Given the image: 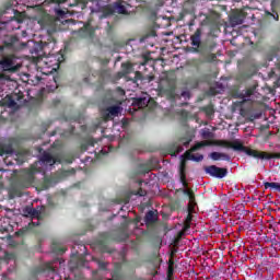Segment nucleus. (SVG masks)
<instances>
[{
    "label": "nucleus",
    "mask_w": 280,
    "mask_h": 280,
    "mask_svg": "<svg viewBox=\"0 0 280 280\" xmlns=\"http://www.w3.org/2000/svg\"><path fill=\"white\" fill-rule=\"evenodd\" d=\"M25 95L21 90H15L12 94H8L4 98H2V106H7L8 108H16V102H21Z\"/></svg>",
    "instance_id": "0eeeda50"
},
{
    "label": "nucleus",
    "mask_w": 280,
    "mask_h": 280,
    "mask_svg": "<svg viewBox=\"0 0 280 280\" xmlns=\"http://www.w3.org/2000/svg\"><path fill=\"white\" fill-rule=\"evenodd\" d=\"M135 196H148V191H145L143 188H139L137 191H132Z\"/></svg>",
    "instance_id": "473e14b6"
},
{
    "label": "nucleus",
    "mask_w": 280,
    "mask_h": 280,
    "mask_svg": "<svg viewBox=\"0 0 280 280\" xmlns=\"http://www.w3.org/2000/svg\"><path fill=\"white\" fill-rule=\"evenodd\" d=\"M194 212H188L187 217H186V224H185V229H189L191 226V221L194 220Z\"/></svg>",
    "instance_id": "c756f323"
},
{
    "label": "nucleus",
    "mask_w": 280,
    "mask_h": 280,
    "mask_svg": "<svg viewBox=\"0 0 280 280\" xmlns=\"http://www.w3.org/2000/svg\"><path fill=\"white\" fill-rule=\"evenodd\" d=\"M103 237H108V233H103Z\"/></svg>",
    "instance_id": "864d4df0"
},
{
    "label": "nucleus",
    "mask_w": 280,
    "mask_h": 280,
    "mask_svg": "<svg viewBox=\"0 0 280 280\" xmlns=\"http://www.w3.org/2000/svg\"><path fill=\"white\" fill-rule=\"evenodd\" d=\"M168 266H172V268H174V259L170 258Z\"/></svg>",
    "instance_id": "a18cd8bd"
},
{
    "label": "nucleus",
    "mask_w": 280,
    "mask_h": 280,
    "mask_svg": "<svg viewBox=\"0 0 280 280\" xmlns=\"http://www.w3.org/2000/svg\"><path fill=\"white\" fill-rule=\"evenodd\" d=\"M67 249L65 248H59V249H54V253H59L60 255H62V253H65Z\"/></svg>",
    "instance_id": "a19ab883"
},
{
    "label": "nucleus",
    "mask_w": 280,
    "mask_h": 280,
    "mask_svg": "<svg viewBox=\"0 0 280 280\" xmlns=\"http://www.w3.org/2000/svg\"><path fill=\"white\" fill-rule=\"evenodd\" d=\"M265 189H276V191L280 192V184L275 182H265L264 183Z\"/></svg>",
    "instance_id": "a878e982"
},
{
    "label": "nucleus",
    "mask_w": 280,
    "mask_h": 280,
    "mask_svg": "<svg viewBox=\"0 0 280 280\" xmlns=\"http://www.w3.org/2000/svg\"><path fill=\"white\" fill-rule=\"evenodd\" d=\"M191 152H196V151H191V149H190L189 151L185 152V155L182 159L180 164H179V176L187 175V161H195L196 163H200V161L205 160V155H202V154L195 155Z\"/></svg>",
    "instance_id": "423d86ee"
},
{
    "label": "nucleus",
    "mask_w": 280,
    "mask_h": 280,
    "mask_svg": "<svg viewBox=\"0 0 280 280\" xmlns=\"http://www.w3.org/2000/svg\"><path fill=\"white\" fill-rule=\"evenodd\" d=\"M98 267H100L101 270H106V262L100 261Z\"/></svg>",
    "instance_id": "ea45409f"
},
{
    "label": "nucleus",
    "mask_w": 280,
    "mask_h": 280,
    "mask_svg": "<svg viewBox=\"0 0 280 280\" xmlns=\"http://www.w3.org/2000/svg\"><path fill=\"white\" fill-rule=\"evenodd\" d=\"M182 143H183V145H189V143H191V139L183 138Z\"/></svg>",
    "instance_id": "4c0bfd02"
},
{
    "label": "nucleus",
    "mask_w": 280,
    "mask_h": 280,
    "mask_svg": "<svg viewBox=\"0 0 280 280\" xmlns=\"http://www.w3.org/2000/svg\"><path fill=\"white\" fill-rule=\"evenodd\" d=\"M129 80L133 84H137V82H139V80H143V73H141V71H136L135 72V78L133 79H129Z\"/></svg>",
    "instance_id": "cd10ccee"
},
{
    "label": "nucleus",
    "mask_w": 280,
    "mask_h": 280,
    "mask_svg": "<svg viewBox=\"0 0 280 280\" xmlns=\"http://www.w3.org/2000/svg\"><path fill=\"white\" fill-rule=\"evenodd\" d=\"M180 97H185L186 100H189L191 97V93H189V91H183L180 94Z\"/></svg>",
    "instance_id": "c9c22d12"
},
{
    "label": "nucleus",
    "mask_w": 280,
    "mask_h": 280,
    "mask_svg": "<svg viewBox=\"0 0 280 280\" xmlns=\"http://www.w3.org/2000/svg\"><path fill=\"white\" fill-rule=\"evenodd\" d=\"M83 82H85V84H90L89 78H84Z\"/></svg>",
    "instance_id": "de8ad7c7"
},
{
    "label": "nucleus",
    "mask_w": 280,
    "mask_h": 280,
    "mask_svg": "<svg viewBox=\"0 0 280 280\" xmlns=\"http://www.w3.org/2000/svg\"><path fill=\"white\" fill-rule=\"evenodd\" d=\"M152 172V166L150 164H140L137 168V174H150Z\"/></svg>",
    "instance_id": "5701e85b"
},
{
    "label": "nucleus",
    "mask_w": 280,
    "mask_h": 280,
    "mask_svg": "<svg viewBox=\"0 0 280 280\" xmlns=\"http://www.w3.org/2000/svg\"><path fill=\"white\" fill-rule=\"evenodd\" d=\"M179 191H183L188 197L189 202H196V194H194L192 189H179Z\"/></svg>",
    "instance_id": "393cba45"
},
{
    "label": "nucleus",
    "mask_w": 280,
    "mask_h": 280,
    "mask_svg": "<svg viewBox=\"0 0 280 280\" xmlns=\"http://www.w3.org/2000/svg\"><path fill=\"white\" fill-rule=\"evenodd\" d=\"M198 203L196 201H189L187 206L188 213H196V206Z\"/></svg>",
    "instance_id": "c85d7f7f"
},
{
    "label": "nucleus",
    "mask_w": 280,
    "mask_h": 280,
    "mask_svg": "<svg viewBox=\"0 0 280 280\" xmlns=\"http://www.w3.org/2000/svg\"><path fill=\"white\" fill-rule=\"evenodd\" d=\"M138 1H141V0H138Z\"/></svg>",
    "instance_id": "4d7b16f0"
},
{
    "label": "nucleus",
    "mask_w": 280,
    "mask_h": 280,
    "mask_svg": "<svg viewBox=\"0 0 280 280\" xmlns=\"http://www.w3.org/2000/svg\"><path fill=\"white\" fill-rule=\"evenodd\" d=\"M39 161H42L44 163V165H56V163H60V160H58L57 158H55L54 155H51V153L45 151Z\"/></svg>",
    "instance_id": "ddd939ff"
},
{
    "label": "nucleus",
    "mask_w": 280,
    "mask_h": 280,
    "mask_svg": "<svg viewBox=\"0 0 280 280\" xmlns=\"http://www.w3.org/2000/svg\"><path fill=\"white\" fill-rule=\"evenodd\" d=\"M103 73H106V70H104Z\"/></svg>",
    "instance_id": "6e6d98bb"
},
{
    "label": "nucleus",
    "mask_w": 280,
    "mask_h": 280,
    "mask_svg": "<svg viewBox=\"0 0 280 280\" xmlns=\"http://www.w3.org/2000/svg\"><path fill=\"white\" fill-rule=\"evenodd\" d=\"M211 58H212V60H215V58H217L215 54H211Z\"/></svg>",
    "instance_id": "3c124183"
},
{
    "label": "nucleus",
    "mask_w": 280,
    "mask_h": 280,
    "mask_svg": "<svg viewBox=\"0 0 280 280\" xmlns=\"http://www.w3.org/2000/svg\"><path fill=\"white\" fill-rule=\"evenodd\" d=\"M210 159H212V161H228L231 162V155L226 154V153H220V152H212L210 153Z\"/></svg>",
    "instance_id": "2eb2a0df"
},
{
    "label": "nucleus",
    "mask_w": 280,
    "mask_h": 280,
    "mask_svg": "<svg viewBox=\"0 0 280 280\" xmlns=\"http://www.w3.org/2000/svg\"><path fill=\"white\" fill-rule=\"evenodd\" d=\"M48 40H49V43H54L56 45V38L49 36Z\"/></svg>",
    "instance_id": "c03bdc74"
},
{
    "label": "nucleus",
    "mask_w": 280,
    "mask_h": 280,
    "mask_svg": "<svg viewBox=\"0 0 280 280\" xmlns=\"http://www.w3.org/2000/svg\"><path fill=\"white\" fill-rule=\"evenodd\" d=\"M150 102V98L148 97H138L135 98V105L138 106V108H145Z\"/></svg>",
    "instance_id": "aec40b11"
},
{
    "label": "nucleus",
    "mask_w": 280,
    "mask_h": 280,
    "mask_svg": "<svg viewBox=\"0 0 280 280\" xmlns=\"http://www.w3.org/2000/svg\"><path fill=\"white\" fill-rule=\"evenodd\" d=\"M122 126H124V127L128 126L127 120H122Z\"/></svg>",
    "instance_id": "8fccbe9b"
},
{
    "label": "nucleus",
    "mask_w": 280,
    "mask_h": 280,
    "mask_svg": "<svg viewBox=\"0 0 280 280\" xmlns=\"http://www.w3.org/2000/svg\"><path fill=\"white\" fill-rule=\"evenodd\" d=\"M184 235H185V232L179 231V232L177 233V238H179V240H180V237H183Z\"/></svg>",
    "instance_id": "79ce46f5"
},
{
    "label": "nucleus",
    "mask_w": 280,
    "mask_h": 280,
    "mask_svg": "<svg viewBox=\"0 0 280 280\" xmlns=\"http://www.w3.org/2000/svg\"><path fill=\"white\" fill-rule=\"evenodd\" d=\"M257 84H254L249 88H247L245 91L240 92L237 94L238 100H244V102H246V100H248V97H255V93H257Z\"/></svg>",
    "instance_id": "f8f14e48"
},
{
    "label": "nucleus",
    "mask_w": 280,
    "mask_h": 280,
    "mask_svg": "<svg viewBox=\"0 0 280 280\" xmlns=\"http://www.w3.org/2000/svg\"><path fill=\"white\" fill-rule=\"evenodd\" d=\"M144 222L148 225L154 224V222H156V214H154V211L150 210L149 212H147L144 217Z\"/></svg>",
    "instance_id": "412c9836"
},
{
    "label": "nucleus",
    "mask_w": 280,
    "mask_h": 280,
    "mask_svg": "<svg viewBox=\"0 0 280 280\" xmlns=\"http://www.w3.org/2000/svg\"><path fill=\"white\" fill-rule=\"evenodd\" d=\"M248 156H253V159H266L267 161H270V159H280V153L270 154L255 149H250V151H248Z\"/></svg>",
    "instance_id": "1a4fd4ad"
},
{
    "label": "nucleus",
    "mask_w": 280,
    "mask_h": 280,
    "mask_svg": "<svg viewBox=\"0 0 280 280\" xmlns=\"http://www.w3.org/2000/svg\"><path fill=\"white\" fill-rule=\"evenodd\" d=\"M113 14H116L115 5H106L103 8V18L107 19V16H113Z\"/></svg>",
    "instance_id": "4be33fe9"
},
{
    "label": "nucleus",
    "mask_w": 280,
    "mask_h": 280,
    "mask_svg": "<svg viewBox=\"0 0 280 280\" xmlns=\"http://www.w3.org/2000/svg\"><path fill=\"white\" fill-rule=\"evenodd\" d=\"M130 73H132V63L122 62L121 63V72L118 73L120 75V78H124V75H128Z\"/></svg>",
    "instance_id": "f3484780"
},
{
    "label": "nucleus",
    "mask_w": 280,
    "mask_h": 280,
    "mask_svg": "<svg viewBox=\"0 0 280 280\" xmlns=\"http://www.w3.org/2000/svg\"><path fill=\"white\" fill-rule=\"evenodd\" d=\"M19 40L16 37H11L10 42H4V46L7 47H14V43Z\"/></svg>",
    "instance_id": "72a5a7b5"
},
{
    "label": "nucleus",
    "mask_w": 280,
    "mask_h": 280,
    "mask_svg": "<svg viewBox=\"0 0 280 280\" xmlns=\"http://www.w3.org/2000/svg\"><path fill=\"white\" fill-rule=\"evenodd\" d=\"M203 112L206 113V115H213L215 113L211 105L203 107Z\"/></svg>",
    "instance_id": "2f4dec72"
},
{
    "label": "nucleus",
    "mask_w": 280,
    "mask_h": 280,
    "mask_svg": "<svg viewBox=\"0 0 280 280\" xmlns=\"http://www.w3.org/2000/svg\"><path fill=\"white\" fill-rule=\"evenodd\" d=\"M202 139H211L213 137V133L211 131H203L201 133Z\"/></svg>",
    "instance_id": "f704fd0d"
},
{
    "label": "nucleus",
    "mask_w": 280,
    "mask_h": 280,
    "mask_svg": "<svg viewBox=\"0 0 280 280\" xmlns=\"http://www.w3.org/2000/svg\"><path fill=\"white\" fill-rule=\"evenodd\" d=\"M172 275H174V267L168 266V269H167V277H172Z\"/></svg>",
    "instance_id": "58836bf2"
},
{
    "label": "nucleus",
    "mask_w": 280,
    "mask_h": 280,
    "mask_svg": "<svg viewBox=\"0 0 280 280\" xmlns=\"http://www.w3.org/2000/svg\"><path fill=\"white\" fill-rule=\"evenodd\" d=\"M246 20V13L244 11H236L232 15H230V25L232 27H237V25H242Z\"/></svg>",
    "instance_id": "9b49d317"
},
{
    "label": "nucleus",
    "mask_w": 280,
    "mask_h": 280,
    "mask_svg": "<svg viewBox=\"0 0 280 280\" xmlns=\"http://www.w3.org/2000/svg\"><path fill=\"white\" fill-rule=\"evenodd\" d=\"M38 172V168L36 166H31L30 170L24 171L19 176L18 180L15 182V187L18 189H27L34 185V174Z\"/></svg>",
    "instance_id": "7ed1b4c3"
},
{
    "label": "nucleus",
    "mask_w": 280,
    "mask_h": 280,
    "mask_svg": "<svg viewBox=\"0 0 280 280\" xmlns=\"http://www.w3.org/2000/svg\"><path fill=\"white\" fill-rule=\"evenodd\" d=\"M4 154H14L12 144H0V156H4Z\"/></svg>",
    "instance_id": "a211bd4d"
},
{
    "label": "nucleus",
    "mask_w": 280,
    "mask_h": 280,
    "mask_svg": "<svg viewBox=\"0 0 280 280\" xmlns=\"http://www.w3.org/2000/svg\"><path fill=\"white\" fill-rule=\"evenodd\" d=\"M179 180L183 187H185L184 189H188L189 184L187 183V175H179Z\"/></svg>",
    "instance_id": "7c9ffc66"
},
{
    "label": "nucleus",
    "mask_w": 280,
    "mask_h": 280,
    "mask_svg": "<svg viewBox=\"0 0 280 280\" xmlns=\"http://www.w3.org/2000/svg\"><path fill=\"white\" fill-rule=\"evenodd\" d=\"M151 36H156V32L153 31V32L151 33Z\"/></svg>",
    "instance_id": "603ef678"
},
{
    "label": "nucleus",
    "mask_w": 280,
    "mask_h": 280,
    "mask_svg": "<svg viewBox=\"0 0 280 280\" xmlns=\"http://www.w3.org/2000/svg\"><path fill=\"white\" fill-rule=\"evenodd\" d=\"M114 10L117 14H128L126 7L124 4H121V2H116L114 4Z\"/></svg>",
    "instance_id": "b1692460"
},
{
    "label": "nucleus",
    "mask_w": 280,
    "mask_h": 280,
    "mask_svg": "<svg viewBox=\"0 0 280 280\" xmlns=\"http://www.w3.org/2000/svg\"><path fill=\"white\" fill-rule=\"evenodd\" d=\"M206 174L212 176V178H225L229 175V168L210 165L205 167Z\"/></svg>",
    "instance_id": "6e6552de"
},
{
    "label": "nucleus",
    "mask_w": 280,
    "mask_h": 280,
    "mask_svg": "<svg viewBox=\"0 0 280 280\" xmlns=\"http://www.w3.org/2000/svg\"><path fill=\"white\" fill-rule=\"evenodd\" d=\"M120 107L117 105L109 106L106 108L107 114L105 115V119L108 120L110 117H117L119 115Z\"/></svg>",
    "instance_id": "dca6fc26"
},
{
    "label": "nucleus",
    "mask_w": 280,
    "mask_h": 280,
    "mask_svg": "<svg viewBox=\"0 0 280 280\" xmlns=\"http://www.w3.org/2000/svg\"><path fill=\"white\" fill-rule=\"evenodd\" d=\"M182 116L187 117V110H182Z\"/></svg>",
    "instance_id": "49530a36"
},
{
    "label": "nucleus",
    "mask_w": 280,
    "mask_h": 280,
    "mask_svg": "<svg viewBox=\"0 0 280 280\" xmlns=\"http://www.w3.org/2000/svg\"><path fill=\"white\" fill-rule=\"evenodd\" d=\"M36 225H38V223L31 222L28 223V226L22 228L18 232H15V235L18 237H23L27 235V232L30 231V229H32V226H36Z\"/></svg>",
    "instance_id": "6ab92c4d"
},
{
    "label": "nucleus",
    "mask_w": 280,
    "mask_h": 280,
    "mask_svg": "<svg viewBox=\"0 0 280 280\" xmlns=\"http://www.w3.org/2000/svg\"><path fill=\"white\" fill-rule=\"evenodd\" d=\"M0 51H3V46H0Z\"/></svg>",
    "instance_id": "5fc2aeb1"
},
{
    "label": "nucleus",
    "mask_w": 280,
    "mask_h": 280,
    "mask_svg": "<svg viewBox=\"0 0 280 280\" xmlns=\"http://www.w3.org/2000/svg\"><path fill=\"white\" fill-rule=\"evenodd\" d=\"M43 272H56V268L51 265V262H46L35 269V275H43Z\"/></svg>",
    "instance_id": "4468645a"
},
{
    "label": "nucleus",
    "mask_w": 280,
    "mask_h": 280,
    "mask_svg": "<svg viewBox=\"0 0 280 280\" xmlns=\"http://www.w3.org/2000/svg\"><path fill=\"white\" fill-rule=\"evenodd\" d=\"M190 45H192L191 50L195 54H207V51H213L215 49V43L210 45L202 43V28H197L190 36Z\"/></svg>",
    "instance_id": "f03ea898"
},
{
    "label": "nucleus",
    "mask_w": 280,
    "mask_h": 280,
    "mask_svg": "<svg viewBox=\"0 0 280 280\" xmlns=\"http://www.w3.org/2000/svg\"><path fill=\"white\" fill-rule=\"evenodd\" d=\"M0 67L3 71H18L19 67L14 65V56L3 57L0 61Z\"/></svg>",
    "instance_id": "9d476101"
},
{
    "label": "nucleus",
    "mask_w": 280,
    "mask_h": 280,
    "mask_svg": "<svg viewBox=\"0 0 280 280\" xmlns=\"http://www.w3.org/2000/svg\"><path fill=\"white\" fill-rule=\"evenodd\" d=\"M176 253H178V249H176V248L172 249L171 257H174V255H176Z\"/></svg>",
    "instance_id": "37998d69"
},
{
    "label": "nucleus",
    "mask_w": 280,
    "mask_h": 280,
    "mask_svg": "<svg viewBox=\"0 0 280 280\" xmlns=\"http://www.w3.org/2000/svg\"><path fill=\"white\" fill-rule=\"evenodd\" d=\"M209 145H217L219 148H232L235 152H244L248 156V152H250V148L244 147V144L237 140L231 142L229 140H205L197 142L194 147H191V152H198L200 148H207Z\"/></svg>",
    "instance_id": "f257e3e1"
},
{
    "label": "nucleus",
    "mask_w": 280,
    "mask_h": 280,
    "mask_svg": "<svg viewBox=\"0 0 280 280\" xmlns=\"http://www.w3.org/2000/svg\"><path fill=\"white\" fill-rule=\"evenodd\" d=\"M48 45H49V42H40L39 47L42 50H44L47 48Z\"/></svg>",
    "instance_id": "e433bc0d"
},
{
    "label": "nucleus",
    "mask_w": 280,
    "mask_h": 280,
    "mask_svg": "<svg viewBox=\"0 0 280 280\" xmlns=\"http://www.w3.org/2000/svg\"><path fill=\"white\" fill-rule=\"evenodd\" d=\"M159 94L164 95L171 102L176 100V79H166L159 85Z\"/></svg>",
    "instance_id": "39448f33"
},
{
    "label": "nucleus",
    "mask_w": 280,
    "mask_h": 280,
    "mask_svg": "<svg viewBox=\"0 0 280 280\" xmlns=\"http://www.w3.org/2000/svg\"><path fill=\"white\" fill-rule=\"evenodd\" d=\"M178 242H180V238L176 237V238L174 240V244H178Z\"/></svg>",
    "instance_id": "09e8293b"
},
{
    "label": "nucleus",
    "mask_w": 280,
    "mask_h": 280,
    "mask_svg": "<svg viewBox=\"0 0 280 280\" xmlns=\"http://www.w3.org/2000/svg\"><path fill=\"white\" fill-rule=\"evenodd\" d=\"M84 38L89 40H93V38H95V28L89 22L85 23L83 27L72 32L70 43H75V40H82Z\"/></svg>",
    "instance_id": "20e7f679"
},
{
    "label": "nucleus",
    "mask_w": 280,
    "mask_h": 280,
    "mask_svg": "<svg viewBox=\"0 0 280 280\" xmlns=\"http://www.w3.org/2000/svg\"><path fill=\"white\" fill-rule=\"evenodd\" d=\"M23 212L25 213V215H37L38 214V210H36L32 207L24 208Z\"/></svg>",
    "instance_id": "bb28decb"
}]
</instances>
